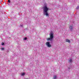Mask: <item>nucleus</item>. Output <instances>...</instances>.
Masks as SVG:
<instances>
[{
    "label": "nucleus",
    "instance_id": "nucleus-13",
    "mask_svg": "<svg viewBox=\"0 0 79 79\" xmlns=\"http://www.w3.org/2000/svg\"><path fill=\"white\" fill-rule=\"evenodd\" d=\"M1 50H4V48H2Z\"/></svg>",
    "mask_w": 79,
    "mask_h": 79
},
{
    "label": "nucleus",
    "instance_id": "nucleus-8",
    "mask_svg": "<svg viewBox=\"0 0 79 79\" xmlns=\"http://www.w3.org/2000/svg\"><path fill=\"white\" fill-rule=\"evenodd\" d=\"M69 62H70V63H71V62H72V59H70L69 60Z\"/></svg>",
    "mask_w": 79,
    "mask_h": 79
},
{
    "label": "nucleus",
    "instance_id": "nucleus-5",
    "mask_svg": "<svg viewBox=\"0 0 79 79\" xmlns=\"http://www.w3.org/2000/svg\"><path fill=\"white\" fill-rule=\"evenodd\" d=\"M66 42H70V41L69 40H66Z\"/></svg>",
    "mask_w": 79,
    "mask_h": 79
},
{
    "label": "nucleus",
    "instance_id": "nucleus-6",
    "mask_svg": "<svg viewBox=\"0 0 79 79\" xmlns=\"http://www.w3.org/2000/svg\"><path fill=\"white\" fill-rule=\"evenodd\" d=\"M56 76H55L53 77V79H56Z\"/></svg>",
    "mask_w": 79,
    "mask_h": 79
},
{
    "label": "nucleus",
    "instance_id": "nucleus-9",
    "mask_svg": "<svg viewBox=\"0 0 79 79\" xmlns=\"http://www.w3.org/2000/svg\"><path fill=\"white\" fill-rule=\"evenodd\" d=\"M79 6H77V8H76V9L77 10H78V9H79Z\"/></svg>",
    "mask_w": 79,
    "mask_h": 79
},
{
    "label": "nucleus",
    "instance_id": "nucleus-4",
    "mask_svg": "<svg viewBox=\"0 0 79 79\" xmlns=\"http://www.w3.org/2000/svg\"><path fill=\"white\" fill-rule=\"evenodd\" d=\"M69 29H70V30H73V27L72 26H70Z\"/></svg>",
    "mask_w": 79,
    "mask_h": 79
},
{
    "label": "nucleus",
    "instance_id": "nucleus-12",
    "mask_svg": "<svg viewBox=\"0 0 79 79\" xmlns=\"http://www.w3.org/2000/svg\"><path fill=\"white\" fill-rule=\"evenodd\" d=\"M8 2L9 3H10V0H8Z\"/></svg>",
    "mask_w": 79,
    "mask_h": 79
},
{
    "label": "nucleus",
    "instance_id": "nucleus-10",
    "mask_svg": "<svg viewBox=\"0 0 79 79\" xmlns=\"http://www.w3.org/2000/svg\"><path fill=\"white\" fill-rule=\"evenodd\" d=\"M27 39V38H25L23 39V40H26Z\"/></svg>",
    "mask_w": 79,
    "mask_h": 79
},
{
    "label": "nucleus",
    "instance_id": "nucleus-3",
    "mask_svg": "<svg viewBox=\"0 0 79 79\" xmlns=\"http://www.w3.org/2000/svg\"><path fill=\"white\" fill-rule=\"evenodd\" d=\"M46 45H47L48 47H51V45L50 44V43L48 42H46Z\"/></svg>",
    "mask_w": 79,
    "mask_h": 79
},
{
    "label": "nucleus",
    "instance_id": "nucleus-11",
    "mask_svg": "<svg viewBox=\"0 0 79 79\" xmlns=\"http://www.w3.org/2000/svg\"><path fill=\"white\" fill-rule=\"evenodd\" d=\"M2 45H4V43H2Z\"/></svg>",
    "mask_w": 79,
    "mask_h": 79
},
{
    "label": "nucleus",
    "instance_id": "nucleus-1",
    "mask_svg": "<svg viewBox=\"0 0 79 79\" xmlns=\"http://www.w3.org/2000/svg\"><path fill=\"white\" fill-rule=\"evenodd\" d=\"M43 11L45 13V14L46 16L49 17V15H48V13L47 11H48V8H47V6H45L43 7Z\"/></svg>",
    "mask_w": 79,
    "mask_h": 79
},
{
    "label": "nucleus",
    "instance_id": "nucleus-7",
    "mask_svg": "<svg viewBox=\"0 0 79 79\" xmlns=\"http://www.w3.org/2000/svg\"><path fill=\"white\" fill-rule=\"evenodd\" d=\"M24 74H25V73H23L22 74V76H24Z\"/></svg>",
    "mask_w": 79,
    "mask_h": 79
},
{
    "label": "nucleus",
    "instance_id": "nucleus-2",
    "mask_svg": "<svg viewBox=\"0 0 79 79\" xmlns=\"http://www.w3.org/2000/svg\"><path fill=\"white\" fill-rule=\"evenodd\" d=\"M50 35V38H48L47 39V41H49L50 40V41H52L53 40V33H51L49 34Z\"/></svg>",
    "mask_w": 79,
    "mask_h": 79
}]
</instances>
